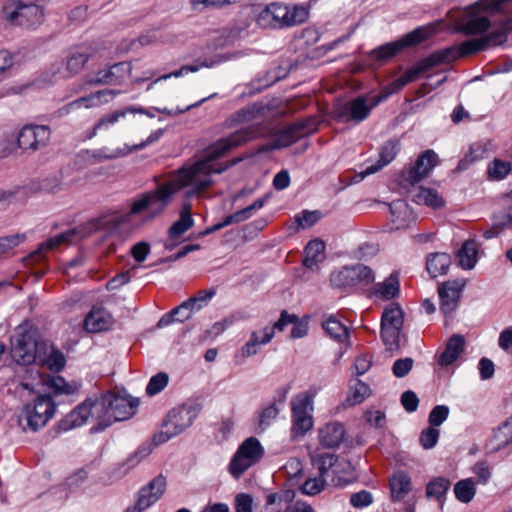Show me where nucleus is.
<instances>
[{
	"label": "nucleus",
	"instance_id": "2eb2a0df",
	"mask_svg": "<svg viewBox=\"0 0 512 512\" xmlns=\"http://www.w3.org/2000/svg\"><path fill=\"white\" fill-rule=\"evenodd\" d=\"M482 42L483 41H481L480 37L472 38L465 40L458 45L445 47L443 49L436 50L435 52L441 65L449 64L457 59L485 51Z\"/></svg>",
	"mask_w": 512,
	"mask_h": 512
},
{
	"label": "nucleus",
	"instance_id": "c9c22d12",
	"mask_svg": "<svg viewBox=\"0 0 512 512\" xmlns=\"http://www.w3.org/2000/svg\"><path fill=\"white\" fill-rule=\"evenodd\" d=\"M403 324L404 311L398 303L392 302L387 307H385L381 316V326L403 328Z\"/></svg>",
	"mask_w": 512,
	"mask_h": 512
},
{
	"label": "nucleus",
	"instance_id": "69168bd1",
	"mask_svg": "<svg viewBox=\"0 0 512 512\" xmlns=\"http://www.w3.org/2000/svg\"><path fill=\"white\" fill-rule=\"evenodd\" d=\"M413 364L411 357L399 358L392 365V373L397 378H403L411 371Z\"/></svg>",
	"mask_w": 512,
	"mask_h": 512
},
{
	"label": "nucleus",
	"instance_id": "4d7b16f0",
	"mask_svg": "<svg viewBox=\"0 0 512 512\" xmlns=\"http://www.w3.org/2000/svg\"><path fill=\"white\" fill-rule=\"evenodd\" d=\"M25 240L26 235L24 233H16L0 237V257L19 246Z\"/></svg>",
	"mask_w": 512,
	"mask_h": 512
},
{
	"label": "nucleus",
	"instance_id": "473e14b6",
	"mask_svg": "<svg viewBox=\"0 0 512 512\" xmlns=\"http://www.w3.org/2000/svg\"><path fill=\"white\" fill-rule=\"evenodd\" d=\"M510 30H512V17L507 18L500 28L480 36L484 49L504 44Z\"/></svg>",
	"mask_w": 512,
	"mask_h": 512
},
{
	"label": "nucleus",
	"instance_id": "7ed1b4c3",
	"mask_svg": "<svg viewBox=\"0 0 512 512\" xmlns=\"http://www.w3.org/2000/svg\"><path fill=\"white\" fill-rule=\"evenodd\" d=\"M181 175L177 171V177L170 182L158 186L155 190L139 195L130 206V215H139L146 211L144 221H151L162 214L172 202L173 195L185 188L182 186Z\"/></svg>",
	"mask_w": 512,
	"mask_h": 512
},
{
	"label": "nucleus",
	"instance_id": "0e129e2a",
	"mask_svg": "<svg viewBox=\"0 0 512 512\" xmlns=\"http://www.w3.org/2000/svg\"><path fill=\"white\" fill-rule=\"evenodd\" d=\"M212 180L209 177H206L204 179H199V177H195L193 182L189 184V186H192L190 189L186 190L184 193L185 199L189 200L193 198L198 193L204 191L208 187L212 185ZM188 187V185L186 186Z\"/></svg>",
	"mask_w": 512,
	"mask_h": 512
},
{
	"label": "nucleus",
	"instance_id": "5701e85b",
	"mask_svg": "<svg viewBox=\"0 0 512 512\" xmlns=\"http://www.w3.org/2000/svg\"><path fill=\"white\" fill-rule=\"evenodd\" d=\"M401 148L400 140L397 138H391L384 142L380 149H379V160L376 164L368 166L365 171L363 172L362 178L376 173L380 169H382L384 166L391 163L396 155L399 153Z\"/></svg>",
	"mask_w": 512,
	"mask_h": 512
},
{
	"label": "nucleus",
	"instance_id": "4be33fe9",
	"mask_svg": "<svg viewBox=\"0 0 512 512\" xmlns=\"http://www.w3.org/2000/svg\"><path fill=\"white\" fill-rule=\"evenodd\" d=\"M390 499L392 502L404 500L412 491V480L408 472L396 470L389 478Z\"/></svg>",
	"mask_w": 512,
	"mask_h": 512
},
{
	"label": "nucleus",
	"instance_id": "c85d7f7f",
	"mask_svg": "<svg viewBox=\"0 0 512 512\" xmlns=\"http://www.w3.org/2000/svg\"><path fill=\"white\" fill-rule=\"evenodd\" d=\"M61 186L62 183L60 178L54 176L46 177L40 180H33L29 184L22 187L28 199L31 194L35 193H56L62 189Z\"/></svg>",
	"mask_w": 512,
	"mask_h": 512
},
{
	"label": "nucleus",
	"instance_id": "bf43d9fd",
	"mask_svg": "<svg viewBox=\"0 0 512 512\" xmlns=\"http://www.w3.org/2000/svg\"><path fill=\"white\" fill-rule=\"evenodd\" d=\"M167 487V480L163 474H159L143 486V492H152L158 499L165 493Z\"/></svg>",
	"mask_w": 512,
	"mask_h": 512
},
{
	"label": "nucleus",
	"instance_id": "aec40b11",
	"mask_svg": "<svg viewBox=\"0 0 512 512\" xmlns=\"http://www.w3.org/2000/svg\"><path fill=\"white\" fill-rule=\"evenodd\" d=\"M345 427L341 422H329L318 430L319 443L323 448H338L345 437Z\"/></svg>",
	"mask_w": 512,
	"mask_h": 512
},
{
	"label": "nucleus",
	"instance_id": "39448f33",
	"mask_svg": "<svg viewBox=\"0 0 512 512\" xmlns=\"http://www.w3.org/2000/svg\"><path fill=\"white\" fill-rule=\"evenodd\" d=\"M45 341L46 339L41 336L38 328L29 327L18 330L11 338V357L19 365L34 364Z\"/></svg>",
	"mask_w": 512,
	"mask_h": 512
},
{
	"label": "nucleus",
	"instance_id": "58836bf2",
	"mask_svg": "<svg viewBox=\"0 0 512 512\" xmlns=\"http://www.w3.org/2000/svg\"><path fill=\"white\" fill-rule=\"evenodd\" d=\"M451 482L448 478L443 476L434 477L426 485V496L434 498L439 503L443 504L445 494L449 490Z\"/></svg>",
	"mask_w": 512,
	"mask_h": 512
},
{
	"label": "nucleus",
	"instance_id": "5fc2aeb1",
	"mask_svg": "<svg viewBox=\"0 0 512 512\" xmlns=\"http://www.w3.org/2000/svg\"><path fill=\"white\" fill-rule=\"evenodd\" d=\"M279 414V409L277 408L275 403H272L265 407L260 413H259V419H258V428L259 430L257 433H261L267 429V427L270 426L271 422L277 418Z\"/></svg>",
	"mask_w": 512,
	"mask_h": 512
},
{
	"label": "nucleus",
	"instance_id": "de8ad7c7",
	"mask_svg": "<svg viewBox=\"0 0 512 512\" xmlns=\"http://www.w3.org/2000/svg\"><path fill=\"white\" fill-rule=\"evenodd\" d=\"M318 119L316 116H308L291 123L299 138L311 135L318 130Z\"/></svg>",
	"mask_w": 512,
	"mask_h": 512
},
{
	"label": "nucleus",
	"instance_id": "3c124183",
	"mask_svg": "<svg viewBox=\"0 0 512 512\" xmlns=\"http://www.w3.org/2000/svg\"><path fill=\"white\" fill-rule=\"evenodd\" d=\"M299 139L298 134H296L291 124L274 134V140L277 146H279V150L293 145Z\"/></svg>",
	"mask_w": 512,
	"mask_h": 512
},
{
	"label": "nucleus",
	"instance_id": "f03ea898",
	"mask_svg": "<svg viewBox=\"0 0 512 512\" xmlns=\"http://www.w3.org/2000/svg\"><path fill=\"white\" fill-rule=\"evenodd\" d=\"M261 135L258 125H248L238 129L226 137H222L208 145L203 150V156L189 166H183L178 171L181 175L182 186H187L193 182L199 175L222 174L228 170L226 163L217 167L211 165V162L225 157L230 151L236 149Z\"/></svg>",
	"mask_w": 512,
	"mask_h": 512
},
{
	"label": "nucleus",
	"instance_id": "7c9ffc66",
	"mask_svg": "<svg viewBox=\"0 0 512 512\" xmlns=\"http://www.w3.org/2000/svg\"><path fill=\"white\" fill-rule=\"evenodd\" d=\"M374 294L383 300H391L400 294L399 273L393 271L384 282L375 285Z\"/></svg>",
	"mask_w": 512,
	"mask_h": 512
},
{
	"label": "nucleus",
	"instance_id": "864d4df0",
	"mask_svg": "<svg viewBox=\"0 0 512 512\" xmlns=\"http://www.w3.org/2000/svg\"><path fill=\"white\" fill-rule=\"evenodd\" d=\"M321 218L322 213L319 210H303L295 215L294 220L297 224V230H300L314 226Z\"/></svg>",
	"mask_w": 512,
	"mask_h": 512
},
{
	"label": "nucleus",
	"instance_id": "9d476101",
	"mask_svg": "<svg viewBox=\"0 0 512 512\" xmlns=\"http://www.w3.org/2000/svg\"><path fill=\"white\" fill-rule=\"evenodd\" d=\"M202 409L203 403L199 399H190L170 410L162 427L170 426L179 435L193 424Z\"/></svg>",
	"mask_w": 512,
	"mask_h": 512
},
{
	"label": "nucleus",
	"instance_id": "9b49d317",
	"mask_svg": "<svg viewBox=\"0 0 512 512\" xmlns=\"http://www.w3.org/2000/svg\"><path fill=\"white\" fill-rule=\"evenodd\" d=\"M3 13L10 24L26 28L39 26L44 20L43 7L35 3L25 4L18 1L12 11H9L8 7H3Z\"/></svg>",
	"mask_w": 512,
	"mask_h": 512
},
{
	"label": "nucleus",
	"instance_id": "423d86ee",
	"mask_svg": "<svg viewBox=\"0 0 512 512\" xmlns=\"http://www.w3.org/2000/svg\"><path fill=\"white\" fill-rule=\"evenodd\" d=\"M265 454V450L256 437L245 439L230 460L228 471L239 479L251 466L257 464Z\"/></svg>",
	"mask_w": 512,
	"mask_h": 512
},
{
	"label": "nucleus",
	"instance_id": "8fccbe9b",
	"mask_svg": "<svg viewBox=\"0 0 512 512\" xmlns=\"http://www.w3.org/2000/svg\"><path fill=\"white\" fill-rule=\"evenodd\" d=\"M512 171L511 162L494 159L488 166V177L492 180H503Z\"/></svg>",
	"mask_w": 512,
	"mask_h": 512
},
{
	"label": "nucleus",
	"instance_id": "ddd939ff",
	"mask_svg": "<svg viewBox=\"0 0 512 512\" xmlns=\"http://www.w3.org/2000/svg\"><path fill=\"white\" fill-rule=\"evenodd\" d=\"M439 163V157L434 150L427 149L420 153L415 163L407 170H402L401 184L415 185L427 177Z\"/></svg>",
	"mask_w": 512,
	"mask_h": 512
},
{
	"label": "nucleus",
	"instance_id": "f8f14e48",
	"mask_svg": "<svg viewBox=\"0 0 512 512\" xmlns=\"http://www.w3.org/2000/svg\"><path fill=\"white\" fill-rule=\"evenodd\" d=\"M15 137L20 149L34 152L48 145L51 138V129L48 125L26 124Z\"/></svg>",
	"mask_w": 512,
	"mask_h": 512
},
{
	"label": "nucleus",
	"instance_id": "20e7f679",
	"mask_svg": "<svg viewBox=\"0 0 512 512\" xmlns=\"http://www.w3.org/2000/svg\"><path fill=\"white\" fill-rule=\"evenodd\" d=\"M511 0H479L467 8L466 15L461 20L457 31L466 36L483 35L492 26L488 16L481 13L494 14L503 10L506 3Z\"/></svg>",
	"mask_w": 512,
	"mask_h": 512
},
{
	"label": "nucleus",
	"instance_id": "c03bdc74",
	"mask_svg": "<svg viewBox=\"0 0 512 512\" xmlns=\"http://www.w3.org/2000/svg\"><path fill=\"white\" fill-rule=\"evenodd\" d=\"M91 54L86 51H80L76 49L70 53L67 57L66 68L71 75L78 74L84 67V65L90 59Z\"/></svg>",
	"mask_w": 512,
	"mask_h": 512
},
{
	"label": "nucleus",
	"instance_id": "052dcab7",
	"mask_svg": "<svg viewBox=\"0 0 512 512\" xmlns=\"http://www.w3.org/2000/svg\"><path fill=\"white\" fill-rule=\"evenodd\" d=\"M439 435V430L429 425V427L422 430L419 442L424 449H432L437 444Z\"/></svg>",
	"mask_w": 512,
	"mask_h": 512
},
{
	"label": "nucleus",
	"instance_id": "6e6d98bb",
	"mask_svg": "<svg viewBox=\"0 0 512 512\" xmlns=\"http://www.w3.org/2000/svg\"><path fill=\"white\" fill-rule=\"evenodd\" d=\"M169 382V376L165 372H159L156 375L152 376L146 386V394L149 396H154L160 393Z\"/></svg>",
	"mask_w": 512,
	"mask_h": 512
},
{
	"label": "nucleus",
	"instance_id": "4c0bfd02",
	"mask_svg": "<svg viewBox=\"0 0 512 512\" xmlns=\"http://www.w3.org/2000/svg\"><path fill=\"white\" fill-rule=\"evenodd\" d=\"M270 198V193H266L264 196L255 200L251 205L236 211L235 213L225 217L226 222L229 225L243 222L249 219L254 211L261 209Z\"/></svg>",
	"mask_w": 512,
	"mask_h": 512
},
{
	"label": "nucleus",
	"instance_id": "338daca9",
	"mask_svg": "<svg viewBox=\"0 0 512 512\" xmlns=\"http://www.w3.org/2000/svg\"><path fill=\"white\" fill-rule=\"evenodd\" d=\"M365 421L375 429H383L386 426V414L380 410H367L364 413Z\"/></svg>",
	"mask_w": 512,
	"mask_h": 512
},
{
	"label": "nucleus",
	"instance_id": "37998d69",
	"mask_svg": "<svg viewBox=\"0 0 512 512\" xmlns=\"http://www.w3.org/2000/svg\"><path fill=\"white\" fill-rule=\"evenodd\" d=\"M351 395L347 396L345 403L348 406H354L362 403L371 393L368 384L360 379H356L355 385L350 386Z\"/></svg>",
	"mask_w": 512,
	"mask_h": 512
},
{
	"label": "nucleus",
	"instance_id": "412c9836",
	"mask_svg": "<svg viewBox=\"0 0 512 512\" xmlns=\"http://www.w3.org/2000/svg\"><path fill=\"white\" fill-rule=\"evenodd\" d=\"M113 323V316L104 307L94 306L84 319V327L91 333L107 331Z\"/></svg>",
	"mask_w": 512,
	"mask_h": 512
},
{
	"label": "nucleus",
	"instance_id": "09e8293b",
	"mask_svg": "<svg viewBox=\"0 0 512 512\" xmlns=\"http://www.w3.org/2000/svg\"><path fill=\"white\" fill-rule=\"evenodd\" d=\"M27 195L22 186H15L10 190L0 189V210H6L15 201H26Z\"/></svg>",
	"mask_w": 512,
	"mask_h": 512
},
{
	"label": "nucleus",
	"instance_id": "774afa93",
	"mask_svg": "<svg viewBox=\"0 0 512 512\" xmlns=\"http://www.w3.org/2000/svg\"><path fill=\"white\" fill-rule=\"evenodd\" d=\"M324 486L325 479L321 477L308 479L300 486V491L302 494L313 496L320 493L324 489Z\"/></svg>",
	"mask_w": 512,
	"mask_h": 512
},
{
	"label": "nucleus",
	"instance_id": "49530a36",
	"mask_svg": "<svg viewBox=\"0 0 512 512\" xmlns=\"http://www.w3.org/2000/svg\"><path fill=\"white\" fill-rule=\"evenodd\" d=\"M402 328L381 326L380 337L389 351H398L400 349V335Z\"/></svg>",
	"mask_w": 512,
	"mask_h": 512
},
{
	"label": "nucleus",
	"instance_id": "f3484780",
	"mask_svg": "<svg viewBox=\"0 0 512 512\" xmlns=\"http://www.w3.org/2000/svg\"><path fill=\"white\" fill-rule=\"evenodd\" d=\"M215 294V288L200 290L194 296L183 301L177 306L180 309V317H177V321L184 322L190 319L193 313L206 307Z\"/></svg>",
	"mask_w": 512,
	"mask_h": 512
},
{
	"label": "nucleus",
	"instance_id": "f704fd0d",
	"mask_svg": "<svg viewBox=\"0 0 512 512\" xmlns=\"http://www.w3.org/2000/svg\"><path fill=\"white\" fill-rule=\"evenodd\" d=\"M459 266L464 270H471L478 261V249L475 240H466L457 252Z\"/></svg>",
	"mask_w": 512,
	"mask_h": 512
},
{
	"label": "nucleus",
	"instance_id": "e433bc0d",
	"mask_svg": "<svg viewBox=\"0 0 512 512\" xmlns=\"http://www.w3.org/2000/svg\"><path fill=\"white\" fill-rule=\"evenodd\" d=\"M403 48L399 40L383 44L369 52L368 57L370 60L379 63H386L395 57Z\"/></svg>",
	"mask_w": 512,
	"mask_h": 512
},
{
	"label": "nucleus",
	"instance_id": "e2e57ef3",
	"mask_svg": "<svg viewBox=\"0 0 512 512\" xmlns=\"http://www.w3.org/2000/svg\"><path fill=\"white\" fill-rule=\"evenodd\" d=\"M350 504L357 509H362L370 506L373 501V495L368 490H361L357 493H353L350 496Z\"/></svg>",
	"mask_w": 512,
	"mask_h": 512
},
{
	"label": "nucleus",
	"instance_id": "603ef678",
	"mask_svg": "<svg viewBox=\"0 0 512 512\" xmlns=\"http://www.w3.org/2000/svg\"><path fill=\"white\" fill-rule=\"evenodd\" d=\"M194 226L192 216L179 217L168 229V237L172 240L180 239V237Z\"/></svg>",
	"mask_w": 512,
	"mask_h": 512
},
{
	"label": "nucleus",
	"instance_id": "dca6fc26",
	"mask_svg": "<svg viewBox=\"0 0 512 512\" xmlns=\"http://www.w3.org/2000/svg\"><path fill=\"white\" fill-rule=\"evenodd\" d=\"M311 403L308 396H304L297 404L292 405V427L291 434L293 438L304 436L312 427V416L307 413V407Z\"/></svg>",
	"mask_w": 512,
	"mask_h": 512
},
{
	"label": "nucleus",
	"instance_id": "1a4fd4ad",
	"mask_svg": "<svg viewBox=\"0 0 512 512\" xmlns=\"http://www.w3.org/2000/svg\"><path fill=\"white\" fill-rule=\"evenodd\" d=\"M376 105L367 103V98L359 95L347 102L338 101L332 107V118L340 123L353 122L358 124L364 121Z\"/></svg>",
	"mask_w": 512,
	"mask_h": 512
},
{
	"label": "nucleus",
	"instance_id": "bb28decb",
	"mask_svg": "<svg viewBox=\"0 0 512 512\" xmlns=\"http://www.w3.org/2000/svg\"><path fill=\"white\" fill-rule=\"evenodd\" d=\"M506 447H512V416L494 430L493 436L486 444L490 453H495Z\"/></svg>",
	"mask_w": 512,
	"mask_h": 512
},
{
	"label": "nucleus",
	"instance_id": "a211bd4d",
	"mask_svg": "<svg viewBox=\"0 0 512 512\" xmlns=\"http://www.w3.org/2000/svg\"><path fill=\"white\" fill-rule=\"evenodd\" d=\"M75 236H76L75 229H70L66 232H62L54 237H51V238L47 239L46 241L42 242L34 252L27 255L24 258V261L27 262V265H30V264L32 265L35 263L40 264L42 262H45V260H46L45 252L46 251L53 250V249L57 248L59 245H61L62 243L70 242L72 240V238Z\"/></svg>",
	"mask_w": 512,
	"mask_h": 512
},
{
	"label": "nucleus",
	"instance_id": "ea45409f",
	"mask_svg": "<svg viewBox=\"0 0 512 512\" xmlns=\"http://www.w3.org/2000/svg\"><path fill=\"white\" fill-rule=\"evenodd\" d=\"M413 201L417 204H425L434 209L441 208L445 205V201L439 195L437 190L433 188L419 187L418 192L413 196Z\"/></svg>",
	"mask_w": 512,
	"mask_h": 512
},
{
	"label": "nucleus",
	"instance_id": "79ce46f5",
	"mask_svg": "<svg viewBox=\"0 0 512 512\" xmlns=\"http://www.w3.org/2000/svg\"><path fill=\"white\" fill-rule=\"evenodd\" d=\"M453 491L458 501L467 504L476 494L475 482L472 478L462 479L455 483Z\"/></svg>",
	"mask_w": 512,
	"mask_h": 512
},
{
	"label": "nucleus",
	"instance_id": "72a5a7b5",
	"mask_svg": "<svg viewBox=\"0 0 512 512\" xmlns=\"http://www.w3.org/2000/svg\"><path fill=\"white\" fill-rule=\"evenodd\" d=\"M322 328L326 335L340 343L349 338V329L335 315L328 316L322 321Z\"/></svg>",
	"mask_w": 512,
	"mask_h": 512
},
{
	"label": "nucleus",
	"instance_id": "2f4dec72",
	"mask_svg": "<svg viewBox=\"0 0 512 512\" xmlns=\"http://www.w3.org/2000/svg\"><path fill=\"white\" fill-rule=\"evenodd\" d=\"M263 110L264 106L261 103H254L251 106L243 107L226 119L225 126L233 128L241 123L249 122L256 118Z\"/></svg>",
	"mask_w": 512,
	"mask_h": 512
},
{
	"label": "nucleus",
	"instance_id": "393cba45",
	"mask_svg": "<svg viewBox=\"0 0 512 512\" xmlns=\"http://www.w3.org/2000/svg\"><path fill=\"white\" fill-rule=\"evenodd\" d=\"M465 338L461 334H453L445 345L444 351L439 355L437 363L441 367L452 365L465 350Z\"/></svg>",
	"mask_w": 512,
	"mask_h": 512
},
{
	"label": "nucleus",
	"instance_id": "a19ab883",
	"mask_svg": "<svg viewBox=\"0 0 512 512\" xmlns=\"http://www.w3.org/2000/svg\"><path fill=\"white\" fill-rule=\"evenodd\" d=\"M431 35V28L429 26H419L412 30L411 32L404 35L401 39H399L401 46L403 49L414 47L425 40H427Z\"/></svg>",
	"mask_w": 512,
	"mask_h": 512
},
{
	"label": "nucleus",
	"instance_id": "6ab92c4d",
	"mask_svg": "<svg viewBox=\"0 0 512 512\" xmlns=\"http://www.w3.org/2000/svg\"><path fill=\"white\" fill-rule=\"evenodd\" d=\"M132 70L131 63L119 62L110 66L107 70H99L94 78L88 80L91 85H113L119 84L125 74H130Z\"/></svg>",
	"mask_w": 512,
	"mask_h": 512
},
{
	"label": "nucleus",
	"instance_id": "cd10ccee",
	"mask_svg": "<svg viewBox=\"0 0 512 512\" xmlns=\"http://www.w3.org/2000/svg\"><path fill=\"white\" fill-rule=\"evenodd\" d=\"M326 244L323 240L316 238L308 242L305 247V255L302 260V265L310 270L318 266L325 258Z\"/></svg>",
	"mask_w": 512,
	"mask_h": 512
},
{
	"label": "nucleus",
	"instance_id": "a18cd8bd",
	"mask_svg": "<svg viewBox=\"0 0 512 512\" xmlns=\"http://www.w3.org/2000/svg\"><path fill=\"white\" fill-rule=\"evenodd\" d=\"M311 460L312 464L319 470L320 477L325 479L329 470L338 462V456L331 453H322L315 455Z\"/></svg>",
	"mask_w": 512,
	"mask_h": 512
},
{
	"label": "nucleus",
	"instance_id": "0eeeda50",
	"mask_svg": "<svg viewBox=\"0 0 512 512\" xmlns=\"http://www.w3.org/2000/svg\"><path fill=\"white\" fill-rule=\"evenodd\" d=\"M56 409L57 404L51 395L38 394L32 402L24 406L22 415L26 419L27 427L37 432L55 415Z\"/></svg>",
	"mask_w": 512,
	"mask_h": 512
},
{
	"label": "nucleus",
	"instance_id": "13d9d810",
	"mask_svg": "<svg viewBox=\"0 0 512 512\" xmlns=\"http://www.w3.org/2000/svg\"><path fill=\"white\" fill-rule=\"evenodd\" d=\"M85 152L89 154L91 157H93L96 162H100L102 160H112L118 157L126 156L127 154L132 152V150H125L119 148L111 153H107V148H101L96 150H86Z\"/></svg>",
	"mask_w": 512,
	"mask_h": 512
},
{
	"label": "nucleus",
	"instance_id": "c756f323",
	"mask_svg": "<svg viewBox=\"0 0 512 512\" xmlns=\"http://www.w3.org/2000/svg\"><path fill=\"white\" fill-rule=\"evenodd\" d=\"M450 265L451 257L444 252L430 253L426 258V270L431 278L447 274Z\"/></svg>",
	"mask_w": 512,
	"mask_h": 512
},
{
	"label": "nucleus",
	"instance_id": "680f3d73",
	"mask_svg": "<svg viewBox=\"0 0 512 512\" xmlns=\"http://www.w3.org/2000/svg\"><path fill=\"white\" fill-rule=\"evenodd\" d=\"M449 415V407L446 405H436L429 413L428 423L432 427L440 426Z\"/></svg>",
	"mask_w": 512,
	"mask_h": 512
},
{
	"label": "nucleus",
	"instance_id": "b1692460",
	"mask_svg": "<svg viewBox=\"0 0 512 512\" xmlns=\"http://www.w3.org/2000/svg\"><path fill=\"white\" fill-rule=\"evenodd\" d=\"M37 361L46 365L53 373L61 372L66 366L64 353L48 340L45 341Z\"/></svg>",
	"mask_w": 512,
	"mask_h": 512
},
{
	"label": "nucleus",
	"instance_id": "a878e982",
	"mask_svg": "<svg viewBox=\"0 0 512 512\" xmlns=\"http://www.w3.org/2000/svg\"><path fill=\"white\" fill-rule=\"evenodd\" d=\"M439 65H441L440 60L434 51L427 57L416 62L401 77H399L401 79L400 84L406 86L409 83L415 82L423 73H426Z\"/></svg>",
	"mask_w": 512,
	"mask_h": 512
},
{
	"label": "nucleus",
	"instance_id": "4468645a",
	"mask_svg": "<svg viewBox=\"0 0 512 512\" xmlns=\"http://www.w3.org/2000/svg\"><path fill=\"white\" fill-rule=\"evenodd\" d=\"M464 286L465 282L461 280H449L439 286L440 311L445 318L457 310Z\"/></svg>",
	"mask_w": 512,
	"mask_h": 512
},
{
	"label": "nucleus",
	"instance_id": "f257e3e1",
	"mask_svg": "<svg viewBox=\"0 0 512 512\" xmlns=\"http://www.w3.org/2000/svg\"><path fill=\"white\" fill-rule=\"evenodd\" d=\"M140 404L139 398L132 397L124 391L117 394L112 391L103 393L100 399L88 397L78 404L71 412L60 419L51 429L56 435L84 425L93 415V409L100 405L97 411L99 421L91 427L90 433L96 434L104 431L113 423L124 421L135 415Z\"/></svg>",
	"mask_w": 512,
	"mask_h": 512
},
{
	"label": "nucleus",
	"instance_id": "6e6552de",
	"mask_svg": "<svg viewBox=\"0 0 512 512\" xmlns=\"http://www.w3.org/2000/svg\"><path fill=\"white\" fill-rule=\"evenodd\" d=\"M373 270L363 264L343 266L330 274V284L333 288L345 290L358 284L369 285L374 282Z\"/></svg>",
	"mask_w": 512,
	"mask_h": 512
}]
</instances>
